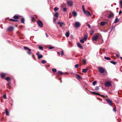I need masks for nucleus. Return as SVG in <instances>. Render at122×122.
I'll return each instance as SVG.
<instances>
[{"mask_svg":"<svg viewBox=\"0 0 122 122\" xmlns=\"http://www.w3.org/2000/svg\"><path fill=\"white\" fill-rule=\"evenodd\" d=\"M98 70L99 72L101 74L105 72L104 68L102 67H99Z\"/></svg>","mask_w":122,"mask_h":122,"instance_id":"f257e3e1","label":"nucleus"},{"mask_svg":"<svg viewBox=\"0 0 122 122\" xmlns=\"http://www.w3.org/2000/svg\"><path fill=\"white\" fill-rule=\"evenodd\" d=\"M106 101L107 102L109 105L112 106V102L111 100L108 98H107L106 99Z\"/></svg>","mask_w":122,"mask_h":122,"instance_id":"f03ea898","label":"nucleus"},{"mask_svg":"<svg viewBox=\"0 0 122 122\" xmlns=\"http://www.w3.org/2000/svg\"><path fill=\"white\" fill-rule=\"evenodd\" d=\"M37 23L39 26L41 27H42L43 26V23L41 20H38L37 21Z\"/></svg>","mask_w":122,"mask_h":122,"instance_id":"7ed1b4c3","label":"nucleus"},{"mask_svg":"<svg viewBox=\"0 0 122 122\" xmlns=\"http://www.w3.org/2000/svg\"><path fill=\"white\" fill-rule=\"evenodd\" d=\"M24 49L25 50H28L29 51H27V53L29 55H30L31 54V53L30 52L31 51V49H29L27 47L25 46H24Z\"/></svg>","mask_w":122,"mask_h":122,"instance_id":"20e7f679","label":"nucleus"},{"mask_svg":"<svg viewBox=\"0 0 122 122\" xmlns=\"http://www.w3.org/2000/svg\"><path fill=\"white\" fill-rule=\"evenodd\" d=\"M105 85L106 87L110 86H111V84L110 81H108L105 82Z\"/></svg>","mask_w":122,"mask_h":122,"instance_id":"39448f33","label":"nucleus"},{"mask_svg":"<svg viewBox=\"0 0 122 122\" xmlns=\"http://www.w3.org/2000/svg\"><path fill=\"white\" fill-rule=\"evenodd\" d=\"M75 27L76 28H78L81 25V24L78 22H76L75 23Z\"/></svg>","mask_w":122,"mask_h":122,"instance_id":"423d86ee","label":"nucleus"},{"mask_svg":"<svg viewBox=\"0 0 122 122\" xmlns=\"http://www.w3.org/2000/svg\"><path fill=\"white\" fill-rule=\"evenodd\" d=\"M99 36L98 35H96L93 36L92 38V40L93 41H96L99 38Z\"/></svg>","mask_w":122,"mask_h":122,"instance_id":"0eeeda50","label":"nucleus"},{"mask_svg":"<svg viewBox=\"0 0 122 122\" xmlns=\"http://www.w3.org/2000/svg\"><path fill=\"white\" fill-rule=\"evenodd\" d=\"M83 12L85 13V14L87 16H89L91 15V14L88 11L85 10Z\"/></svg>","mask_w":122,"mask_h":122,"instance_id":"6e6552de","label":"nucleus"},{"mask_svg":"<svg viewBox=\"0 0 122 122\" xmlns=\"http://www.w3.org/2000/svg\"><path fill=\"white\" fill-rule=\"evenodd\" d=\"M67 3L68 5L70 6H71L73 5L72 2L71 1H68Z\"/></svg>","mask_w":122,"mask_h":122,"instance_id":"1a4fd4ad","label":"nucleus"},{"mask_svg":"<svg viewBox=\"0 0 122 122\" xmlns=\"http://www.w3.org/2000/svg\"><path fill=\"white\" fill-rule=\"evenodd\" d=\"M88 36V35L87 34H85L84 35V37L83 38V39L84 40V41H86L87 40Z\"/></svg>","mask_w":122,"mask_h":122,"instance_id":"9d476101","label":"nucleus"},{"mask_svg":"<svg viewBox=\"0 0 122 122\" xmlns=\"http://www.w3.org/2000/svg\"><path fill=\"white\" fill-rule=\"evenodd\" d=\"M73 15L74 17H76L77 15V12L75 11H73L72 12Z\"/></svg>","mask_w":122,"mask_h":122,"instance_id":"9b49d317","label":"nucleus"},{"mask_svg":"<svg viewBox=\"0 0 122 122\" xmlns=\"http://www.w3.org/2000/svg\"><path fill=\"white\" fill-rule=\"evenodd\" d=\"M14 28L13 27L11 26L9 27L8 29V31H12L13 30Z\"/></svg>","mask_w":122,"mask_h":122,"instance_id":"f8f14e48","label":"nucleus"},{"mask_svg":"<svg viewBox=\"0 0 122 122\" xmlns=\"http://www.w3.org/2000/svg\"><path fill=\"white\" fill-rule=\"evenodd\" d=\"M114 14L113 13H111L109 14L107 16L108 18H110L114 16Z\"/></svg>","mask_w":122,"mask_h":122,"instance_id":"ddd939ff","label":"nucleus"},{"mask_svg":"<svg viewBox=\"0 0 122 122\" xmlns=\"http://www.w3.org/2000/svg\"><path fill=\"white\" fill-rule=\"evenodd\" d=\"M57 23L60 25V26L61 27H62V25H65V24L64 22H61L60 21L58 22Z\"/></svg>","mask_w":122,"mask_h":122,"instance_id":"4468645a","label":"nucleus"},{"mask_svg":"<svg viewBox=\"0 0 122 122\" xmlns=\"http://www.w3.org/2000/svg\"><path fill=\"white\" fill-rule=\"evenodd\" d=\"M58 13L56 12V13L54 15V17L55 18H57L58 17Z\"/></svg>","mask_w":122,"mask_h":122,"instance_id":"2eb2a0df","label":"nucleus"},{"mask_svg":"<svg viewBox=\"0 0 122 122\" xmlns=\"http://www.w3.org/2000/svg\"><path fill=\"white\" fill-rule=\"evenodd\" d=\"M77 46H78L81 49H83V47L81 46V44L78 43L77 44Z\"/></svg>","mask_w":122,"mask_h":122,"instance_id":"dca6fc26","label":"nucleus"},{"mask_svg":"<svg viewBox=\"0 0 122 122\" xmlns=\"http://www.w3.org/2000/svg\"><path fill=\"white\" fill-rule=\"evenodd\" d=\"M5 112L6 116H9V112L8 110L6 109L5 110Z\"/></svg>","mask_w":122,"mask_h":122,"instance_id":"f3484780","label":"nucleus"},{"mask_svg":"<svg viewBox=\"0 0 122 122\" xmlns=\"http://www.w3.org/2000/svg\"><path fill=\"white\" fill-rule=\"evenodd\" d=\"M6 74L4 73H1V77L2 78H5V76Z\"/></svg>","mask_w":122,"mask_h":122,"instance_id":"a211bd4d","label":"nucleus"},{"mask_svg":"<svg viewBox=\"0 0 122 122\" xmlns=\"http://www.w3.org/2000/svg\"><path fill=\"white\" fill-rule=\"evenodd\" d=\"M13 18L15 19V20L19 18V17L17 15H15L13 17Z\"/></svg>","mask_w":122,"mask_h":122,"instance_id":"6ab92c4d","label":"nucleus"},{"mask_svg":"<svg viewBox=\"0 0 122 122\" xmlns=\"http://www.w3.org/2000/svg\"><path fill=\"white\" fill-rule=\"evenodd\" d=\"M76 77H77V79H81V76H80L79 75H78L77 74H76Z\"/></svg>","mask_w":122,"mask_h":122,"instance_id":"aec40b11","label":"nucleus"},{"mask_svg":"<svg viewBox=\"0 0 122 122\" xmlns=\"http://www.w3.org/2000/svg\"><path fill=\"white\" fill-rule=\"evenodd\" d=\"M107 23V22H104V21H102V22L101 23V25L102 26H103L105 24Z\"/></svg>","mask_w":122,"mask_h":122,"instance_id":"412c9836","label":"nucleus"},{"mask_svg":"<svg viewBox=\"0 0 122 122\" xmlns=\"http://www.w3.org/2000/svg\"><path fill=\"white\" fill-rule=\"evenodd\" d=\"M11 78L9 77H7L5 78V79L8 81H9L11 79Z\"/></svg>","mask_w":122,"mask_h":122,"instance_id":"4be33fe9","label":"nucleus"},{"mask_svg":"<svg viewBox=\"0 0 122 122\" xmlns=\"http://www.w3.org/2000/svg\"><path fill=\"white\" fill-rule=\"evenodd\" d=\"M69 35V32H67L66 33V36L67 37H68Z\"/></svg>","mask_w":122,"mask_h":122,"instance_id":"5701e85b","label":"nucleus"},{"mask_svg":"<svg viewBox=\"0 0 122 122\" xmlns=\"http://www.w3.org/2000/svg\"><path fill=\"white\" fill-rule=\"evenodd\" d=\"M21 22L22 23H24L25 21V19L24 18H22L20 19Z\"/></svg>","mask_w":122,"mask_h":122,"instance_id":"b1692460","label":"nucleus"},{"mask_svg":"<svg viewBox=\"0 0 122 122\" xmlns=\"http://www.w3.org/2000/svg\"><path fill=\"white\" fill-rule=\"evenodd\" d=\"M10 21H12V22H14L15 21H18V20H15V19H10L9 20Z\"/></svg>","mask_w":122,"mask_h":122,"instance_id":"393cba45","label":"nucleus"},{"mask_svg":"<svg viewBox=\"0 0 122 122\" xmlns=\"http://www.w3.org/2000/svg\"><path fill=\"white\" fill-rule=\"evenodd\" d=\"M58 74L60 75H62L63 74V73L61 71H58L57 72Z\"/></svg>","mask_w":122,"mask_h":122,"instance_id":"a878e982","label":"nucleus"},{"mask_svg":"<svg viewBox=\"0 0 122 122\" xmlns=\"http://www.w3.org/2000/svg\"><path fill=\"white\" fill-rule=\"evenodd\" d=\"M121 8L122 9V0H120L119 2Z\"/></svg>","mask_w":122,"mask_h":122,"instance_id":"bb28decb","label":"nucleus"},{"mask_svg":"<svg viewBox=\"0 0 122 122\" xmlns=\"http://www.w3.org/2000/svg\"><path fill=\"white\" fill-rule=\"evenodd\" d=\"M52 70L53 72V73H55L56 72V69H55V68H53L52 69Z\"/></svg>","mask_w":122,"mask_h":122,"instance_id":"cd10ccee","label":"nucleus"},{"mask_svg":"<svg viewBox=\"0 0 122 122\" xmlns=\"http://www.w3.org/2000/svg\"><path fill=\"white\" fill-rule=\"evenodd\" d=\"M87 69H83L82 70V72L83 73H85L86 72Z\"/></svg>","mask_w":122,"mask_h":122,"instance_id":"c85d7f7f","label":"nucleus"},{"mask_svg":"<svg viewBox=\"0 0 122 122\" xmlns=\"http://www.w3.org/2000/svg\"><path fill=\"white\" fill-rule=\"evenodd\" d=\"M104 58L105 59L107 60H111L110 58L109 57H104Z\"/></svg>","mask_w":122,"mask_h":122,"instance_id":"c756f323","label":"nucleus"},{"mask_svg":"<svg viewBox=\"0 0 122 122\" xmlns=\"http://www.w3.org/2000/svg\"><path fill=\"white\" fill-rule=\"evenodd\" d=\"M43 56L42 55H39L38 56V59H40L41 58H42L43 57Z\"/></svg>","mask_w":122,"mask_h":122,"instance_id":"7c9ffc66","label":"nucleus"},{"mask_svg":"<svg viewBox=\"0 0 122 122\" xmlns=\"http://www.w3.org/2000/svg\"><path fill=\"white\" fill-rule=\"evenodd\" d=\"M110 62L114 65H115L117 64V63L116 62L114 61H111Z\"/></svg>","mask_w":122,"mask_h":122,"instance_id":"2f4dec72","label":"nucleus"},{"mask_svg":"<svg viewBox=\"0 0 122 122\" xmlns=\"http://www.w3.org/2000/svg\"><path fill=\"white\" fill-rule=\"evenodd\" d=\"M99 89V87L98 86H96L95 87V90L96 91H98Z\"/></svg>","mask_w":122,"mask_h":122,"instance_id":"473e14b6","label":"nucleus"},{"mask_svg":"<svg viewBox=\"0 0 122 122\" xmlns=\"http://www.w3.org/2000/svg\"><path fill=\"white\" fill-rule=\"evenodd\" d=\"M118 21L119 20L118 19V18H117L115 19L114 22L116 23H117L118 22Z\"/></svg>","mask_w":122,"mask_h":122,"instance_id":"72a5a7b5","label":"nucleus"},{"mask_svg":"<svg viewBox=\"0 0 122 122\" xmlns=\"http://www.w3.org/2000/svg\"><path fill=\"white\" fill-rule=\"evenodd\" d=\"M59 51H61V56H62V55H63V51L61 49H60Z\"/></svg>","mask_w":122,"mask_h":122,"instance_id":"f704fd0d","label":"nucleus"},{"mask_svg":"<svg viewBox=\"0 0 122 122\" xmlns=\"http://www.w3.org/2000/svg\"><path fill=\"white\" fill-rule=\"evenodd\" d=\"M96 95H99V96H102L103 97H105V96H104L102 95H101L100 94H99L98 93H96Z\"/></svg>","mask_w":122,"mask_h":122,"instance_id":"c9c22d12","label":"nucleus"},{"mask_svg":"<svg viewBox=\"0 0 122 122\" xmlns=\"http://www.w3.org/2000/svg\"><path fill=\"white\" fill-rule=\"evenodd\" d=\"M39 49L41 50H42L43 49V47L41 46H39L38 47Z\"/></svg>","mask_w":122,"mask_h":122,"instance_id":"e433bc0d","label":"nucleus"},{"mask_svg":"<svg viewBox=\"0 0 122 122\" xmlns=\"http://www.w3.org/2000/svg\"><path fill=\"white\" fill-rule=\"evenodd\" d=\"M46 61L45 60H43L42 61V63L43 64L46 63Z\"/></svg>","mask_w":122,"mask_h":122,"instance_id":"4c0bfd02","label":"nucleus"},{"mask_svg":"<svg viewBox=\"0 0 122 122\" xmlns=\"http://www.w3.org/2000/svg\"><path fill=\"white\" fill-rule=\"evenodd\" d=\"M84 40L82 39L80 40V42L82 43H84Z\"/></svg>","mask_w":122,"mask_h":122,"instance_id":"58836bf2","label":"nucleus"},{"mask_svg":"<svg viewBox=\"0 0 122 122\" xmlns=\"http://www.w3.org/2000/svg\"><path fill=\"white\" fill-rule=\"evenodd\" d=\"M59 10V8L57 7H55L54 8V10L55 11H56L57 10Z\"/></svg>","mask_w":122,"mask_h":122,"instance_id":"ea45409f","label":"nucleus"},{"mask_svg":"<svg viewBox=\"0 0 122 122\" xmlns=\"http://www.w3.org/2000/svg\"><path fill=\"white\" fill-rule=\"evenodd\" d=\"M82 8L83 10V12H84L86 10H85L84 8V5H83L82 6Z\"/></svg>","mask_w":122,"mask_h":122,"instance_id":"a19ab883","label":"nucleus"},{"mask_svg":"<svg viewBox=\"0 0 122 122\" xmlns=\"http://www.w3.org/2000/svg\"><path fill=\"white\" fill-rule=\"evenodd\" d=\"M3 97L5 99H7L6 97V95L5 94H4L3 96Z\"/></svg>","mask_w":122,"mask_h":122,"instance_id":"79ce46f5","label":"nucleus"},{"mask_svg":"<svg viewBox=\"0 0 122 122\" xmlns=\"http://www.w3.org/2000/svg\"><path fill=\"white\" fill-rule=\"evenodd\" d=\"M67 10V8H64L63 9V12H66Z\"/></svg>","mask_w":122,"mask_h":122,"instance_id":"37998d69","label":"nucleus"},{"mask_svg":"<svg viewBox=\"0 0 122 122\" xmlns=\"http://www.w3.org/2000/svg\"><path fill=\"white\" fill-rule=\"evenodd\" d=\"M97 83V82L96 81H94L93 82L92 84L93 86H95Z\"/></svg>","mask_w":122,"mask_h":122,"instance_id":"c03bdc74","label":"nucleus"},{"mask_svg":"<svg viewBox=\"0 0 122 122\" xmlns=\"http://www.w3.org/2000/svg\"><path fill=\"white\" fill-rule=\"evenodd\" d=\"M53 22H56V19H57V18H55V17H53Z\"/></svg>","mask_w":122,"mask_h":122,"instance_id":"a18cd8bd","label":"nucleus"},{"mask_svg":"<svg viewBox=\"0 0 122 122\" xmlns=\"http://www.w3.org/2000/svg\"><path fill=\"white\" fill-rule=\"evenodd\" d=\"M75 68H77L79 67V65L78 64L76 65H75Z\"/></svg>","mask_w":122,"mask_h":122,"instance_id":"49530a36","label":"nucleus"},{"mask_svg":"<svg viewBox=\"0 0 122 122\" xmlns=\"http://www.w3.org/2000/svg\"><path fill=\"white\" fill-rule=\"evenodd\" d=\"M7 85H8L9 86H10L11 85V84L10 82L9 81L7 84Z\"/></svg>","mask_w":122,"mask_h":122,"instance_id":"de8ad7c7","label":"nucleus"},{"mask_svg":"<svg viewBox=\"0 0 122 122\" xmlns=\"http://www.w3.org/2000/svg\"><path fill=\"white\" fill-rule=\"evenodd\" d=\"M54 48V47L53 46H50L49 47V49H51L53 48Z\"/></svg>","mask_w":122,"mask_h":122,"instance_id":"09e8293b","label":"nucleus"},{"mask_svg":"<svg viewBox=\"0 0 122 122\" xmlns=\"http://www.w3.org/2000/svg\"><path fill=\"white\" fill-rule=\"evenodd\" d=\"M82 61L85 64H86V60L84 59H83L82 60Z\"/></svg>","mask_w":122,"mask_h":122,"instance_id":"8fccbe9b","label":"nucleus"},{"mask_svg":"<svg viewBox=\"0 0 122 122\" xmlns=\"http://www.w3.org/2000/svg\"><path fill=\"white\" fill-rule=\"evenodd\" d=\"M115 29V27L114 26H112V29L111 30V31H112L113 29Z\"/></svg>","mask_w":122,"mask_h":122,"instance_id":"3c124183","label":"nucleus"},{"mask_svg":"<svg viewBox=\"0 0 122 122\" xmlns=\"http://www.w3.org/2000/svg\"><path fill=\"white\" fill-rule=\"evenodd\" d=\"M36 54L37 55L39 56L40 55V52L39 51H38L36 53Z\"/></svg>","mask_w":122,"mask_h":122,"instance_id":"603ef678","label":"nucleus"},{"mask_svg":"<svg viewBox=\"0 0 122 122\" xmlns=\"http://www.w3.org/2000/svg\"><path fill=\"white\" fill-rule=\"evenodd\" d=\"M91 92L93 94H96V93L94 92Z\"/></svg>","mask_w":122,"mask_h":122,"instance_id":"864d4df0","label":"nucleus"},{"mask_svg":"<svg viewBox=\"0 0 122 122\" xmlns=\"http://www.w3.org/2000/svg\"><path fill=\"white\" fill-rule=\"evenodd\" d=\"M113 111L115 112H116V108H113Z\"/></svg>","mask_w":122,"mask_h":122,"instance_id":"5fc2aeb1","label":"nucleus"},{"mask_svg":"<svg viewBox=\"0 0 122 122\" xmlns=\"http://www.w3.org/2000/svg\"><path fill=\"white\" fill-rule=\"evenodd\" d=\"M122 13V11L121 10L119 11V15L120 14Z\"/></svg>","mask_w":122,"mask_h":122,"instance_id":"6e6d98bb","label":"nucleus"},{"mask_svg":"<svg viewBox=\"0 0 122 122\" xmlns=\"http://www.w3.org/2000/svg\"><path fill=\"white\" fill-rule=\"evenodd\" d=\"M87 26L89 28H91V27L90 26L89 24H88L87 25Z\"/></svg>","mask_w":122,"mask_h":122,"instance_id":"4d7b16f0","label":"nucleus"},{"mask_svg":"<svg viewBox=\"0 0 122 122\" xmlns=\"http://www.w3.org/2000/svg\"><path fill=\"white\" fill-rule=\"evenodd\" d=\"M116 56L117 57V58H118L119 57V55L117 54H116Z\"/></svg>","mask_w":122,"mask_h":122,"instance_id":"13d9d810","label":"nucleus"},{"mask_svg":"<svg viewBox=\"0 0 122 122\" xmlns=\"http://www.w3.org/2000/svg\"><path fill=\"white\" fill-rule=\"evenodd\" d=\"M46 35V36L47 37L48 36L47 35V33H45Z\"/></svg>","mask_w":122,"mask_h":122,"instance_id":"bf43d9fd","label":"nucleus"},{"mask_svg":"<svg viewBox=\"0 0 122 122\" xmlns=\"http://www.w3.org/2000/svg\"><path fill=\"white\" fill-rule=\"evenodd\" d=\"M60 52H58V55H59V56H60Z\"/></svg>","mask_w":122,"mask_h":122,"instance_id":"052dcab7","label":"nucleus"},{"mask_svg":"<svg viewBox=\"0 0 122 122\" xmlns=\"http://www.w3.org/2000/svg\"><path fill=\"white\" fill-rule=\"evenodd\" d=\"M71 38H73V36L72 35H71Z\"/></svg>","mask_w":122,"mask_h":122,"instance_id":"680f3d73","label":"nucleus"},{"mask_svg":"<svg viewBox=\"0 0 122 122\" xmlns=\"http://www.w3.org/2000/svg\"><path fill=\"white\" fill-rule=\"evenodd\" d=\"M121 59L122 60V57H120Z\"/></svg>","mask_w":122,"mask_h":122,"instance_id":"e2e57ef3","label":"nucleus"},{"mask_svg":"<svg viewBox=\"0 0 122 122\" xmlns=\"http://www.w3.org/2000/svg\"><path fill=\"white\" fill-rule=\"evenodd\" d=\"M106 97H107V96H106Z\"/></svg>","mask_w":122,"mask_h":122,"instance_id":"0e129e2a","label":"nucleus"},{"mask_svg":"<svg viewBox=\"0 0 122 122\" xmlns=\"http://www.w3.org/2000/svg\"><path fill=\"white\" fill-rule=\"evenodd\" d=\"M61 82H62V81H61Z\"/></svg>","mask_w":122,"mask_h":122,"instance_id":"69168bd1","label":"nucleus"}]
</instances>
